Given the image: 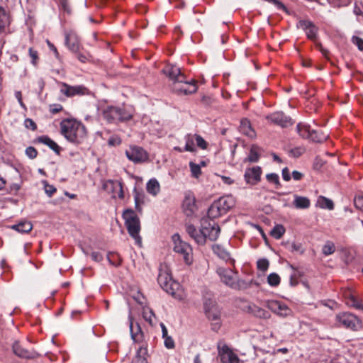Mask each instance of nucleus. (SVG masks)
<instances>
[{
  "instance_id": "28",
  "label": "nucleus",
  "mask_w": 363,
  "mask_h": 363,
  "mask_svg": "<svg viewBox=\"0 0 363 363\" xmlns=\"http://www.w3.org/2000/svg\"><path fill=\"white\" fill-rule=\"evenodd\" d=\"M146 189L150 194L156 196L160 191L159 182L155 178L150 179L147 183Z\"/></svg>"
},
{
  "instance_id": "20",
  "label": "nucleus",
  "mask_w": 363,
  "mask_h": 363,
  "mask_svg": "<svg viewBox=\"0 0 363 363\" xmlns=\"http://www.w3.org/2000/svg\"><path fill=\"white\" fill-rule=\"evenodd\" d=\"M65 44L68 49L73 52H77L79 50V40L77 34L73 31L65 33Z\"/></svg>"
},
{
  "instance_id": "58",
  "label": "nucleus",
  "mask_w": 363,
  "mask_h": 363,
  "mask_svg": "<svg viewBox=\"0 0 363 363\" xmlns=\"http://www.w3.org/2000/svg\"><path fill=\"white\" fill-rule=\"evenodd\" d=\"M291 251L292 252H298L300 254H303L304 252V250L302 247V245L299 243H292L291 245Z\"/></svg>"
},
{
  "instance_id": "56",
  "label": "nucleus",
  "mask_w": 363,
  "mask_h": 363,
  "mask_svg": "<svg viewBox=\"0 0 363 363\" xmlns=\"http://www.w3.org/2000/svg\"><path fill=\"white\" fill-rule=\"evenodd\" d=\"M195 139L197 145L201 147V149H206V142L204 140V139L201 137L200 135H196Z\"/></svg>"
},
{
  "instance_id": "7",
  "label": "nucleus",
  "mask_w": 363,
  "mask_h": 363,
  "mask_svg": "<svg viewBox=\"0 0 363 363\" xmlns=\"http://www.w3.org/2000/svg\"><path fill=\"white\" fill-rule=\"evenodd\" d=\"M337 325L352 330H358L362 327L359 319L350 313H341L336 315Z\"/></svg>"
},
{
  "instance_id": "37",
  "label": "nucleus",
  "mask_w": 363,
  "mask_h": 363,
  "mask_svg": "<svg viewBox=\"0 0 363 363\" xmlns=\"http://www.w3.org/2000/svg\"><path fill=\"white\" fill-rule=\"evenodd\" d=\"M285 233V228L282 225H276L271 230L270 235L275 239H280Z\"/></svg>"
},
{
  "instance_id": "47",
  "label": "nucleus",
  "mask_w": 363,
  "mask_h": 363,
  "mask_svg": "<svg viewBox=\"0 0 363 363\" xmlns=\"http://www.w3.org/2000/svg\"><path fill=\"white\" fill-rule=\"evenodd\" d=\"M347 304L360 310L363 306V304L359 303V301L352 294L350 295Z\"/></svg>"
},
{
  "instance_id": "49",
  "label": "nucleus",
  "mask_w": 363,
  "mask_h": 363,
  "mask_svg": "<svg viewBox=\"0 0 363 363\" xmlns=\"http://www.w3.org/2000/svg\"><path fill=\"white\" fill-rule=\"evenodd\" d=\"M306 149L303 147H296L290 151L291 156L298 157L305 152Z\"/></svg>"
},
{
  "instance_id": "29",
  "label": "nucleus",
  "mask_w": 363,
  "mask_h": 363,
  "mask_svg": "<svg viewBox=\"0 0 363 363\" xmlns=\"http://www.w3.org/2000/svg\"><path fill=\"white\" fill-rule=\"evenodd\" d=\"M240 130L250 138H254L255 136V132L252 128L250 121L247 119H242L241 121Z\"/></svg>"
},
{
  "instance_id": "59",
  "label": "nucleus",
  "mask_w": 363,
  "mask_h": 363,
  "mask_svg": "<svg viewBox=\"0 0 363 363\" xmlns=\"http://www.w3.org/2000/svg\"><path fill=\"white\" fill-rule=\"evenodd\" d=\"M216 176L220 177L221 181L225 184L230 185L234 182V180L230 177L219 174H216Z\"/></svg>"
},
{
  "instance_id": "4",
  "label": "nucleus",
  "mask_w": 363,
  "mask_h": 363,
  "mask_svg": "<svg viewBox=\"0 0 363 363\" xmlns=\"http://www.w3.org/2000/svg\"><path fill=\"white\" fill-rule=\"evenodd\" d=\"M234 205L235 199L232 196H222L211 205L208 216L211 218H218L226 213Z\"/></svg>"
},
{
  "instance_id": "10",
  "label": "nucleus",
  "mask_w": 363,
  "mask_h": 363,
  "mask_svg": "<svg viewBox=\"0 0 363 363\" xmlns=\"http://www.w3.org/2000/svg\"><path fill=\"white\" fill-rule=\"evenodd\" d=\"M125 155L129 160L134 163L144 162L148 158L146 151L143 148L135 145L130 146L125 150Z\"/></svg>"
},
{
  "instance_id": "6",
  "label": "nucleus",
  "mask_w": 363,
  "mask_h": 363,
  "mask_svg": "<svg viewBox=\"0 0 363 363\" xmlns=\"http://www.w3.org/2000/svg\"><path fill=\"white\" fill-rule=\"evenodd\" d=\"M132 116L131 111L120 107L110 106L104 111V117L109 123L126 121Z\"/></svg>"
},
{
  "instance_id": "8",
  "label": "nucleus",
  "mask_w": 363,
  "mask_h": 363,
  "mask_svg": "<svg viewBox=\"0 0 363 363\" xmlns=\"http://www.w3.org/2000/svg\"><path fill=\"white\" fill-rule=\"evenodd\" d=\"M213 218H204L201 221V228L202 233L205 235V238L210 240H216L220 234V227L218 225L212 220Z\"/></svg>"
},
{
  "instance_id": "40",
  "label": "nucleus",
  "mask_w": 363,
  "mask_h": 363,
  "mask_svg": "<svg viewBox=\"0 0 363 363\" xmlns=\"http://www.w3.org/2000/svg\"><path fill=\"white\" fill-rule=\"evenodd\" d=\"M281 278L277 273H271L267 277V283L271 286H277L280 284Z\"/></svg>"
},
{
  "instance_id": "53",
  "label": "nucleus",
  "mask_w": 363,
  "mask_h": 363,
  "mask_svg": "<svg viewBox=\"0 0 363 363\" xmlns=\"http://www.w3.org/2000/svg\"><path fill=\"white\" fill-rule=\"evenodd\" d=\"M354 203L357 208L363 211V196H356L354 200Z\"/></svg>"
},
{
  "instance_id": "13",
  "label": "nucleus",
  "mask_w": 363,
  "mask_h": 363,
  "mask_svg": "<svg viewBox=\"0 0 363 363\" xmlns=\"http://www.w3.org/2000/svg\"><path fill=\"white\" fill-rule=\"evenodd\" d=\"M172 89L175 92L179 94H190L196 91L197 86L195 81L192 80L191 82H188L186 80V77H184L183 82L174 83L172 84Z\"/></svg>"
},
{
  "instance_id": "62",
  "label": "nucleus",
  "mask_w": 363,
  "mask_h": 363,
  "mask_svg": "<svg viewBox=\"0 0 363 363\" xmlns=\"http://www.w3.org/2000/svg\"><path fill=\"white\" fill-rule=\"evenodd\" d=\"M91 257V259L95 262H101L103 259L102 255L99 252H92Z\"/></svg>"
},
{
  "instance_id": "5",
  "label": "nucleus",
  "mask_w": 363,
  "mask_h": 363,
  "mask_svg": "<svg viewBox=\"0 0 363 363\" xmlns=\"http://www.w3.org/2000/svg\"><path fill=\"white\" fill-rule=\"evenodd\" d=\"M172 240L173 242L174 252L182 257L186 264L191 265L194 261L191 246L182 240L178 233H175L172 236Z\"/></svg>"
},
{
  "instance_id": "35",
  "label": "nucleus",
  "mask_w": 363,
  "mask_h": 363,
  "mask_svg": "<svg viewBox=\"0 0 363 363\" xmlns=\"http://www.w3.org/2000/svg\"><path fill=\"white\" fill-rule=\"evenodd\" d=\"M260 156V149L257 146H252L246 160L250 162H257Z\"/></svg>"
},
{
  "instance_id": "2",
  "label": "nucleus",
  "mask_w": 363,
  "mask_h": 363,
  "mask_svg": "<svg viewBox=\"0 0 363 363\" xmlns=\"http://www.w3.org/2000/svg\"><path fill=\"white\" fill-rule=\"evenodd\" d=\"M157 281L163 290L176 299L183 300L186 297L184 289L181 287L179 283L172 279L167 268L160 269Z\"/></svg>"
},
{
  "instance_id": "48",
  "label": "nucleus",
  "mask_w": 363,
  "mask_h": 363,
  "mask_svg": "<svg viewBox=\"0 0 363 363\" xmlns=\"http://www.w3.org/2000/svg\"><path fill=\"white\" fill-rule=\"evenodd\" d=\"M0 23L5 26L9 23V16L1 6H0Z\"/></svg>"
},
{
  "instance_id": "55",
  "label": "nucleus",
  "mask_w": 363,
  "mask_h": 363,
  "mask_svg": "<svg viewBox=\"0 0 363 363\" xmlns=\"http://www.w3.org/2000/svg\"><path fill=\"white\" fill-rule=\"evenodd\" d=\"M121 143V140L119 137L118 136H111L108 140V144L111 146H116V145H120Z\"/></svg>"
},
{
  "instance_id": "14",
  "label": "nucleus",
  "mask_w": 363,
  "mask_h": 363,
  "mask_svg": "<svg viewBox=\"0 0 363 363\" xmlns=\"http://www.w3.org/2000/svg\"><path fill=\"white\" fill-rule=\"evenodd\" d=\"M266 118L271 123L282 128H286L293 124L292 119L280 111L269 114L266 116Z\"/></svg>"
},
{
  "instance_id": "34",
  "label": "nucleus",
  "mask_w": 363,
  "mask_h": 363,
  "mask_svg": "<svg viewBox=\"0 0 363 363\" xmlns=\"http://www.w3.org/2000/svg\"><path fill=\"white\" fill-rule=\"evenodd\" d=\"M317 205L320 208H325L328 210H333L334 208L333 201L325 196H320L317 200Z\"/></svg>"
},
{
  "instance_id": "24",
  "label": "nucleus",
  "mask_w": 363,
  "mask_h": 363,
  "mask_svg": "<svg viewBox=\"0 0 363 363\" xmlns=\"http://www.w3.org/2000/svg\"><path fill=\"white\" fill-rule=\"evenodd\" d=\"M13 353L19 357L26 359H33L37 356V354L33 351L28 350L23 348L18 342H15L13 345Z\"/></svg>"
},
{
  "instance_id": "19",
  "label": "nucleus",
  "mask_w": 363,
  "mask_h": 363,
  "mask_svg": "<svg viewBox=\"0 0 363 363\" xmlns=\"http://www.w3.org/2000/svg\"><path fill=\"white\" fill-rule=\"evenodd\" d=\"M164 73L174 83L181 82L184 79V75L181 72L180 68L175 65H167L164 69Z\"/></svg>"
},
{
  "instance_id": "36",
  "label": "nucleus",
  "mask_w": 363,
  "mask_h": 363,
  "mask_svg": "<svg viewBox=\"0 0 363 363\" xmlns=\"http://www.w3.org/2000/svg\"><path fill=\"white\" fill-rule=\"evenodd\" d=\"M308 140L314 143H323L327 140L328 135L324 133H319L315 130L312 131Z\"/></svg>"
},
{
  "instance_id": "23",
  "label": "nucleus",
  "mask_w": 363,
  "mask_h": 363,
  "mask_svg": "<svg viewBox=\"0 0 363 363\" xmlns=\"http://www.w3.org/2000/svg\"><path fill=\"white\" fill-rule=\"evenodd\" d=\"M261 168L259 167H253L246 169L245 173V179L247 183L255 184L260 179Z\"/></svg>"
},
{
  "instance_id": "63",
  "label": "nucleus",
  "mask_w": 363,
  "mask_h": 363,
  "mask_svg": "<svg viewBox=\"0 0 363 363\" xmlns=\"http://www.w3.org/2000/svg\"><path fill=\"white\" fill-rule=\"evenodd\" d=\"M282 177L284 181H289L291 179V176L289 173V170L287 167H285L282 170Z\"/></svg>"
},
{
  "instance_id": "3",
  "label": "nucleus",
  "mask_w": 363,
  "mask_h": 363,
  "mask_svg": "<svg viewBox=\"0 0 363 363\" xmlns=\"http://www.w3.org/2000/svg\"><path fill=\"white\" fill-rule=\"evenodd\" d=\"M123 218L129 235L135 240L137 245H141L142 239L139 233L140 231V222L138 216L132 209H126L123 213Z\"/></svg>"
},
{
  "instance_id": "57",
  "label": "nucleus",
  "mask_w": 363,
  "mask_h": 363,
  "mask_svg": "<svg viewBox=\"0 0 363 363\" xmlns=\"http://www.w3.org/2000/svg\"><path fill=\"white\" fill-rule=\"evenodd\" d=\"M163 338L164 339V345L167 348L173 349L174 347V342L171 337L167 336Z\"/></svg>"
},
{
  "instance_id": "18",
  "label": "nucleus",
  "mask_w": 363,
  "mask_h": 363,
  "mask_svg": "<svg viewBox=\"0 0 363 363\" xmlns=\"http://www.w3.org/2000/svg\"><path fill=\"white\" fill-rule=\"evenodd\" d=\"M186 231L198 245H203L206 243V240L201 228L197 230L193 225L188 224L186 225Z\"/></svg>"
},
{
  "instance_id": "22",
  "label": "nucleus",
  "mask_w": 363,
  "mask_h": 363,
  "mask_svg": "<svg viewBox=\"0 0 363 363\" xmlns=\"http://www.w3.org/2000/svg\"><path fill=\"white\" fill-rule=\"evenodd\" d=\"M183 208L187 216L191 215L196 211V199L192 193L188 192L185 194Z\"/></svg>"
},
{
  "instance_id": "17",
  "label": "nucleus",
  "mask_w": 363,
  "mask_h": 363,
  "mask_svg": "<svg viewBox=\"0 0 363 363\" xmlns=\"http://www.w3.org/2000/svg\"><path fill=\"white\" fill-rule=\"evenodd\" d=\"M62 87L60 91L68 97L75 95H84L86 94V89L83 86H69L65 83L60 84Z\"/></svg>"
},
{
  "instance_id": "51",
  "label": "nucleus",
  "mask_w": 363,
  "mask_h": 363,
  "mask_svg": "<svg viewBox=\"0 0 363 363\" xmlns=\"http://www.w3.org/2000/svg\"><path fill=\"white\" fill-rule=\"evenodd\" d=\"M44 189L46 194L51 197L53 194L56 191V188L54 187L52 185H50L47 184L45 182H44Z\"/></svg>"
},
{
  "instance_id": "61",
  "label": "nucleus",
  "mask_w": 363,
  "mask_h": 363,
  "mask_svg": "<svg viewBox=\"0 0 363 363\" xmlns=\"http://www.w3.org/2000/svg\"><path fill=\"white\" fill-rule=\"evenodd\" d=\"M29 55L30 58L32 59V63L33 65L36 64V61L38 60V52L37 51L34 50L33 48L29 49Z\"/></svg>"
},
{
  "instance_id": "25",
  "label": "nucleus",
  "mask_w": 363,
  "mask_h": 363,
  "mask_svg": "<svg viewBox=\"0 0 363 363\" xmlns=\"http://www.w3.org/2000/svg\"><path fill=\"white\" fill-rule=\"evenodd\" d=\"M298 26L305 30L307 36L310 39H314L316 36L317 28L310 21H300Z\"/></svg>"
},
{
  "instance_id": "15",
  "label": "nucleus",
  "mask_w": 363,
  "mask_h": 363,
  "mask_svg": "<svg viewBox=\"0 0 363 363\" xmlns=\"http://www.w3.org/2000/svg\"><path fill=\"white\" fill-rule=\"evenodd\" d=\"M131 337L133 342L139 345L138 348L144 347L147 348V342L145 340V336L141 330V328L138 324H136L135 328L133 325V322L130 324Z\"/></svg>"
},
{
  "instance_id": "64",
  "label": "nucleus",
  "mask_w": 363,
  "mask_h": 363,
  "mask_svg": "<svg viewBox=\"0 0 363 363\" xmlns=\"http://www.w3.org/2000/svg\"><path fill=\"white\" fill-rule=\"evenodd\" d=\"M62 109V106L60 104H54L50 106V111L52 113H57Z\"/></svg>"
},
{
  "instance_id": "45",
  "label": "nucleus",
  "mask_w": 363,
  "mask_h": 363,
  "mask_svg": "<svg viewBox=\"0 0 363 363\" xmlns=\"http://www.w3.org/2000/svg\"><path fill=\"white\" fill-rule=\"evenodd\" d=\"M269 262L267 259H260L257 262L258 269L266 272L269 268Z\"/></svg>"
},
{
  "instance_id": "31",
  "label": "nucleus",
  "mask_w": 363,
  "mask_h": 363,
  "mask_svg": "<svg viewBox=\"0 0 363 363\" xmlns=\"http://www.w3.org/2000/svg\"><path fill=\"white\" fill-rule=\"evenodd\" d=\"M297 133L298 135L305 139L309 138L310 135H311V133L313 130L311 129L310 126L303 123H299L296 126Z\"/></svg>"
},
{
  "instance_id": "39",
  "label": "nucleus",
  "mask_w": 363,
  "mask_h": 363,
  "mask_svg": "<svg viewBox=\"0 0 363 363\" xmlns=\"http://www.w3.org/2000/svg\"><path fill=\"white\" fill-rule=\"evenodd\" d=\"M39 140L40 142L49 146L52 150H53L55 152H57L59 149L58 145L48 137H41L40 138Z\"/></svg>"
},
{
  "instance_id": "30",
  "label": "nucleus",
  "mask_w": 363,
  "mask_h": 363,
  "mask_svg": "<svg viewBox=\"0 0 363 363\" xmlns=\"http://www.w3.org/2000/svg\"><path fill=\"white\" fill-rule=\"evenodd\" d=\"M250 312L256 317L260 318H269V313L265 311L264 309L255 306V305H250L249 306Z\"/></svg>"
},
{
  "instance_id": "60",
  "label": "nucleus",
  "mask_w": 363,
  "mask_h": 363,
  "mask_svg": "<svg viewBox=\"0 0 363 363\" xmlns=\"http://www.w3.org/2000/svg\"><path fill=\"white\" fill-rule=\"evenodd\" d=\"M59 5L65 11L69 13L70 9L67 0H59Z\"/></svg>"
},
{
  "instance_id": "41",
  "label": "nucleus",
  "mask_w": 363,
  "mask_h": 363,
  "mask_svg": "<svg viewBox=\"0 0 363 363\" xmlns=\"http://www.w3.org/2000/svg\"><path fill=\"white\" fill-rule=\"evenodd\" d=\"M335 247L333 242L330 241L326 242L322 249L323 253L325 256L330 255L335 252Z\"/></svg>"
},
{
  "instance_id": "50",
  "label": "nucleus",
  "mask_w": 363,
  "mask_h": 363,
  "mask_svg": "<svg viewBox=\"0 0 363 363\" xmlns=\"http://www.w3.org/2000/svg\"><path fill=\"white\" fill-rule=\"evenodd\" d=\"M266 177L269 182L274 183L277 185L279 184V178L278 174L275 173H271L268 174Z\"/></svg>"
},
{
  "instance_id": "54",
  "label": "nucleus",
  "mask_w": 363,
  "mask_h": 363,
  "mask_svg": "<svg viewBox=\"0 0 363 363\" xmlns=\"http://www.w3.org/2000/svg\"><path fill=\"white\" fill-rule=\"evenodd\" d=\"M26 154L29 158L34 159L36 157L38 152L33 147H28L26 150Z\"/></svg>"
},
{
  "instance_id": "33",
  "label": "nucleus",
  "mask_w": 363,
  "mask_h": 363,
  "mask_svg": "<svg viewBox=\"0 0 363 363\" xmlns=\"http://www.w3.org/2000/svg\"><path fill=\"white\" fill-rule=\"evenodd\" d=\"M147 354V348H144L143 347L138 348L136 355L133 358L132 363H147L146 359Z\"/></svg>"
},
{
  "instance_id": "44",
  "label": "nucleus",
  "mask_w": 363,
  "mask_h": 363,
  "mask_svg": "<svg viewBox=\"0 0 363 363\" xmlns=\"http://www.w3.org/2000/svg\"><path fill=\"white\" fill-rule=\"evenodd\" d=\"M184 150L188 152H194L195 150L193 137L188 135L186 138V145Z\"/></svg>"
},
{
  "instance_id": "52",
  "label": "nucleus",
  "mask_w": 363,
  "mask_h": 363,
  "mask_svg": "<svg viewBox=\"0 0 363 363\" xmlns=\"http://www.w3.org/2000/svg\"><path fill=\"white\" fill-rule=\"evenodd\" d=\"M352 42L357 46L360 51L363 52V39L357 36H353Z\"/></svg>"
},
{
  "instance_id": "11",
  "label": "nucleus",
  "mask_w": 363,
  "mask_h": 363,
  "mask_svg": "<svg viewBox=\"0 0 363 363\" xmlns=\"http://www.w3.org/2000/svg\"><path fill=\"white\" fill-rule=\"evenodd\" d=\"M103 189L108 193L111 194L114 199L124 198L122 182L118 180H107L103 184Z\"/></svg>"
},
{
  "instance_id": "27",
  "label": "nucleus",
  "mask_w": 363,
  "mask_h": 363,
  "mask_svg": "<svg viewBox=\"0 0 363 363\" xmlns=\"http://www.w3.org/2000/svg\"><path fill=\"white\" fill-rule=\"evenodd\" d=\"M294 198L293 205L295 208L298 209H306L310 207L311 201L307 197L294 194Z\"/></svg>"
},
{
  "instance_id": "42",
  "label": "nucleus",
  "mask_w": 363,
  "mask_h": 363,
  "mask_svg": "<svg viewBox=\"0 0 363 363\" xmlns=\"http://www.w3.org/2000/svg\"><path fill=\"white\" fill-rule=\"evenodd\" d=\"M189 166H190L192 177H194L195 178H198L201 174V170L200 166L199 164H196L192 162H191L189 163Z\"/></svg>"
},
{
  "instance_id": "1",
  "label": "nucleus",
  "mask_w": 363,
  "mask_h": 363,
  "mask_svg": "<svg viewBox=\"0 0 363 363\" xmlns=\"http://www.w3.org/2000/svg\"><path fill=\"white\" fill-rule=\"evenodd\" d=\"M61 133L72 143H82L86 138L85 126L74 119H65L60 123Z\"/></svg>"
},
{
  "instance_id": "38",
  "label": "nucleus",
  "mask_w": 363,
  "mask_h": 363,
  "mask_svg": "<svg viewBox=\"0 0 363 363\" xmlns=\"http://www.w3.org/2000/svg\"><path fill=\"white\" fill-rule=\"evenodd\" d=\"M107 259L108 262L113 266H118L121 264V259L120 256L116 253L109 252L107 254Z\"/></svg>"
},
{
  "instance_id": "26",
  "label": "nucleus",
  "mask_w": 363,
  "mask_h": 363,
  "mask_svg": "<svg viewBox=\"0 0 363 363\" xmlns=\"http://www.w3.org/2000/svg\"><path fill=\"white\" fill-rule=\"evenodd\" d=\"M213 252L220 259L226 262L234 264L235 260L231 258L230 253L220 245H215L213 247Z\"/></svg>"
},
{
  "instance_id": "43",
  "label": "nucleus",
  "mask_w": 363,
  "mask_h": 363,
  "mask_svg": "<svg viewBox=\"0 0 363 363\" xmlns=\"http://www.w3.org/2000/svg\"><path fill=\"white\" fill-rule=\"evenodd\" d=\"M135 208L138 211H141V205L144 203V195L143 194L135 192L134 196Z\"/></svg>"
},
{
  "instance_id": "16",
  "label": "nucleus",
  "mask_w": 363,
  "mask_h": 363,
  "mask_svg": "<svg viewBox=\"0 0 363 363\" xmlns=\"http://www.w3.org/2000/svg\"><path fill=\"white\" fill-rule=\"evenodd\" d=\"M219 355L223 363H239L240 359L228 346L224 345L219 350Z\"/></svg>"
},
{
  "instance_id": "21",
  "label": "nucleus",
  "mask_w": 363,
  "mask_h": 363,
  "mask_svg": "<svg viewBox=\"0 0 363 363\" xmlns=\"http://www.w3.org/2000/svg\"><path fill=\"white\" fill-rule=\"evenodd\" d=\"M204 308L209 320L217 321L220 319V312L213 301H206L204 303Z\"/></svg>"
},
{
  "instance_id": "12",
  "label": "nucleus",
  "mask_w": 363,
  "mask_h": 363,
  "mask_svg": "<svg viewBox=\"0 0 363 363\" xmlns=\"http://www.w3.org/2000/svg\"><path fill=\"white\" fill-rule=\"evenodd\" d=\"M265 306L277 315L286 317L291 314V309L284 303L275 300H268L265 302Z\"/></svg>"
},
{
  "instance_id": "46",
  "label": "nucleus",
  "mask_w": 363,
  "mask_h": 363,
  "mask_svg": "<svg viewBox=\"0 0 363 363\" xmlns=\"http://www.w3.org/2000/svg\"><path fill=\"white\" fill-rule=\"evenodd\" d=\"M143 315L146 321L150 324L152 323V318L154 317V313L151 309L149 308H144L143 311Z\"/></svg>"
},
{
  "instance_id": "9",
  "label": "nucleus",
  "mask_w": 363,
  "mask_h": 363,
  "mask_svg": "<svg viewBox=\"0 0 363 363\" xmlns=\"http://www.w3.org/2000/svg\"><path fill=\"white\" fill-rule=\"evenodd\" d=\"M216 273L224 284L233 289L238 288L239 285L238 283L237 274L233 269L218 267Z\"/></svg>"
},
{
  "instance_id": "32",
  "label": "nucleus",
  "mask_w": 363,
  "mask_h": 363,
  "mask_svg": "<svg viewBox=\"0 0 363 363\" xmlns=\"http://www.w3.org/2000/svg\"><path fill=\"white\" fill-rule=\"evenodd\" d=\"M11 228L21 233H27L32 230L33 225L29 221H22L18 224L12 225Z\"/></svg>"
}]
</instances>
